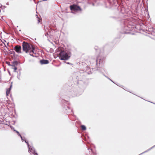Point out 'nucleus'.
I'll return each instance as SVG.
<instances>
[{"mask_svg":"<svg viewBox=\"0 0 155 155\" xmlns=\"http://www.w3.org/2000/svg\"><path fill=\"white\" fill-rule=\"evenodd\" d=\"M1 7H0V12H1Z\"/></svg>","mask_w":155,"mask_h":155,"instance_id":"a878e982","label":"nucleus"},{"mask_svg":"<svg viewBox=\"0 0 155 155\" xmlns=\"http://www.w3.org/2000/svg\"><path fill=\"white\" fill-rule=\"evenodd\" d=\"M12 82L11 83V85L9 87V88L6 91V94L7 95H8V94L9 93V92L11 90L12 87Z\"/></svg>","mask_w":155,"mask_h":155,"instance_id":"f8f14e48","label":"nucleus"},{"mask_svg":"<svg viewBox=\"0 0 155 155\" xmlns=\"http://www.w3.org/2000/svg\"><path fill=\"white\" fill-rule=\"evenodd\" d=\"M23 50L26 53H27L29 50H32V52L34 53L35 48L31 44H29L26 42L24 41L22 43Z\"/></svg>","mask_w":155,"mask_h":155,"instance_id":"7ed1b4c3","label":"nucleus"},{"mask_svg":"<svg viewBox=\"0 0 155 155\" xmlns=\"http://www.w3.org/2000/svg\"><path fill=\"white\" fill-rule=\"evenodd\" d=\"M14 50L17 53H21V46L19 45H16L14 48Z\"/></svg>","mask_w":155,"mask_h":155,"instance_id":"0eeeda50","label":"nucleus"},{"mask_svg":"<svg viewBox=\"0 0 155 155\" xmlns=\"http://www.w3.org/2000/svg\"><path fill=\"white\" fill-rule=\"evenodd\" d=\"M59 58L61 60H66L69 59L70 56L64 51H61L59 53Z\"/></svg>","mask_w":155,"mask_h":155,"instance_id":"20e7f679","label":"nucleus"},{"mask_svg":"<svg viewBox=\"0 0 155 155\" xmlns=\"http://www.w3.org/2000/svg\"><path fill=\"white\" fill-rule=\"evenodd\" d=\"M70 9L71 11H81L82 9L80 8V6H77L75 4L71 5L70 6Z\"/></svg>","mask_w":155,"mask_h":155,"instance_id":"39448f33","label":"nucleus"},{"mask_svg":"<svg viewBox=\"0 0 155 155\" xmlns=\"http://www.w3.org/2000/svg\"><path fill=\"white\" fill-rule=\"evenodd\" d=\"M155 147V145H154V146H153L152 147H153H153Z\"/></svg>","mask_w":155,"mask_h":155,"instance_id":"c85d7f7f","label":"nucleus"},{"mask_svg":"<svg viewBox=\"0 0 155 155\" xmlns=\"http://www.w3.org/2000/svg\"><path fill=\"white\" fill-rule=\"evenodd\" d=\"M110 81H111L112 82H113V83H114V82H113V81L112 80H111Z\"/></svg>","mask_w":155,"mask_h":155,"instance_id":"7c9ffc66","label":"nucleus"},{"mask_svg":"<svg viewBox=\"0 0 155 155\" xmlns=\"http://www.w3.org/2000/svg\"><path fill=\"white\" fill-rule=\"evenodd\" d=\"M63 111L67 114H71V113L72 112V109L67 106H65L63 107Z\"/></svg>","mask_w":155,"mask_h":155,"instance_id":"423d86ee","label":"nucleus"},{"mask_svg":"<svg viewBox=\"0 0 155 155\" xmlns=\"http://www.w3.org/2000/svg\"><path fill=\"white\" fill-rule=\"evenodd\" d=\"M18 64V62L17 61H13L12 62V64H8V65L10 66H16V65H17Z\"/></svg>","mask_w":155,"mask_h":155,"instance_id":"9b49d317","label":"nucleus"},{"mask_svg":"<svg viewBox=\"0 0 155 155\" xmlns=\"http://www.w3.org/2000/svg\"><path fill=\"white\" fill-rule=\"evenodd\" d=\"M31 149L32 151L31 152L34 154V155H38L37 153L35 151V149L33 147H31Z\"/></svg>","mask_w":155,"mask_h":155,"instance_id":"9d476101","label":"nucleus"},{"mask_svg":"<svg viewBox=\"0 0 155 155\" xmlns=\"http://www.w3.org/2000/svg\"><path fill=\"white\" fill-rule=\"evenodd\" d=\"M40 63L41 64H47L49 63V61L47 60L42 59L40 61Z\"/></svg>","mask_w":155,"mask_h":155,"instance_id":"6e6552de","label":"nucleus"},{"mask_svg":"<svg viewBox=\"0 0 155 155\" xmlns=\"http://www.w3.org/2000/svg\"><path fill=\"white\" fill-rule=\"evenodd\" d=\"M17 73H18V75H17V78L19 80H21L20 77H21V72L20 71L19 72H18Z\"/></svg>","mask_w":155,"mask_h":155,"instance_id":"ddd939ff","label":"nucleus"},{"mask_svg":"<svg viewBox=\"0 0 155 155\" xmlns=\"http://www.w3.org/2000/svg\"><path fill=\"white\" fill-rule=\"evenodd\" d=\"M34 1H35V0H34Z\"/></svg>","mask_w":155,"mask_h":155,"instance_id":"f704fd0d","label":"nucleus"},{"mask_svg":"<svg viewBox=\"0 0 155 155\" xmlns=\"http://www.w3.org/2000/svg\"><path fill=\"white\" fill-rule=\"evenodd\" d=\"M155 147V145H154V146H153L152 147H153H153Z\"/></svg>","mask_w":155,"mask_h":155,"instance_id":"bb28decb","label":"nucleus"},{"mask_svg":"<svg viewBox=\"0 0 155 155\" xmlns=\"http://www.w3.org/2000/svg\"><path fill=\"white\" fill-rule=\"evenodd\" d=\"M104 75L108 79L110 80H111L109 78H108V77H107L105 74H104Z\"/></svg>","mask_w":155,"mask_h":155,"instance_id":"4be33fe9","label":"nucleus"},{"mask_svg":"<svg viewBox=\"0 0 155 155\" xmlns=\"http://www.w3.org/2000/svg\"><path fill=\"white\" fill-rule=\"evenodd\" d=\"M25 142L27 143V146L28 148V152L29 153L31 152H32V151L31 150V147H33L32 146H30L28 142L27 141H26V140H25Z\"/></svg>","mask_w":155,"mask_h":155,"instance_id":"1a4fd4ad","label":"nucleus"},{"mask_svg":"<svg viewBox=\"0 0 155 155\" xmlns=\"http://www.w3.org/2000/svg\"><path fill=\"white\" fill-rule=\"evenodd\" d=\"M48 35V33H46V34H45V36H46V35Z\"/></svg>","mask_w":155,"mask_h":155,"instance_id":"393cba45","label":"nucleus"},{"mask_svg":"<svg viewBox=\"0 0 155 155\" xmlns=\"http://www.w3.org/2000/svg\"><path fill=\"white\" fill-rule=\"evenodd\" d=\"M98 47H97V46H95V47H94V48L95 49V50L97 51V50L98 49Z\"/></svg>","mask_w":155,"mask_h":155,"instance_id":"412c9836","label":"nucleus"},{"mask_svg":"<svg viewBox=\"0 0 155 155\" xmlns=\"http://www.w3.org/2000/svg\"><path fill=\"white\" fill-rule=\"evenodd\" d=\"M14 131L17 134L18 136L19 137H21V136L20 134L19 133L17 130H14Z\"/></svg>","mask_w":155,"mask_h":155,"instance_id":"f3484780","label":"nucleus"},{"mask_svg":"<svg viewBox=\"0 0 155 155\" xmlns=\"http://www.w3.org/2000/svg\"><path fill=\"white\" fill-rule=\"evenodd\" d=\"M152 148H153V147H151L150 148L147 149L146 151H145L143 152V153H140V154H139L138 155H141L142 154L147 152L148 151H149L150 150H151Z\"/></svg>","mask_w":155,"mask_h":155,"instance_id":"4468645a","label":"nucleus"},{"mask_svg":"<svg viewBox=\"0 0 155 155\" xmlns=\"http://www.w3.org/2000/svg\"><path fill=\"white\" fill-rule=\"evenodd\" d=\"M81 129H82L83 130H86V127L84 125H82L81 126Z\"/></svg>","mask_w":155,"mask_h":155,"instance_id":"dca6fc26","label":"nucleus"},{"mask_svg":"<svg viewBox=\"0 0 155 155\" xmlns=\"http://www.w3.org/2000/svg\"><path fill=\"white\" fill-rule=\"evenodd\" d=\"M150 102L151 103H153V104H155L154 103H153L152 102Z\"/></svg>","mask_w":155,"mask_h":155,"instance_id":"2f4dec72","label":"nucleus"},{"mask_svg":"<svg viewBox=\"0 0 155 155\" xmlns=\"http://www.w3.org/2000/svg\"><path fill=\"white\" fill-rule=\"evenodd\" d=\"M67 64H70V63L69 62H68L67 63Z\"/></svg>","mask_w":155,"mask_h":155,"instance_id":"c756f323","label":"nucleus"},{"mask_svg":"<svg viewBox=\"0 0 155 155\" xmlns=\"http://www.w3.org/2000/svg\"><path fill=\"white\" fill-rule=\"evenodd\" d=\"M31 53H33L32 52V50H31V51H30V53H29V54L31 55V56H32L33 57H34V55H33V54H31Z\"/></svg>","mask_w":155,"mask_h":155,"instance_id":"6ab92c4d","label":"nucleus"},{"mask_svg":"<svg viewBox=\"0 0 155 155\" xmlns=\"http://www.w3.org/2000/svg\"><path fill=\"white\" fill-rule=\"evenodd\" d=\"M14 53L15 54V51H13Z\"/></svg>","mask_w":155,"mask_h":155,"instance_id":"473e14b6","label":"nucleus"},{"mask_svg":"<svg viewBox=\"0 0 155 155\" xmlns=\"http://www.w3.org/2000/svg\"><path fill=\"white\" fill-rule=\"evenodd\" d=\"M63 102H64V103H66L67 102V101H65V100H64Z\"/></svg>","mask_w":155,"mask_h":155,"instance_id":"5701e85b","label":"nucleus"},{"mask_svg":"<svg viewBox=\"0 0 155 155\" xmlns=\"http://www.w3.org/2000/svg\"><path fill=\"white\" fill-rule=\"evenodd\" d=\"M36 17L37 18H38V23H39L40 22V18L38 17V15H36Z\"/></svg>","mask_w":155,"mask_h":155,"instance_id":"a211bd4d","label":"nucleus"},{"mask_svg":"<svg viewBox=\"0 0 155 155\" xmlns=\"http://www.w3.org/2000/svg\"><path fill=\"white\" fill-rule=\"evenodd\" d=\"M46 0H43V1H46Z\"/></svg>","mask_w":155,"mask_h":155,"instance_id":"72a5a7b5","label":"nucleus"},{"mask_svg":"<svg viewBox=\"0 0 155 155\" xmlns=\"http://www.w3.org/2000/svg\"><path fill=\"white\" fill-rule=\"evenodd\" d=\"M104 58L98 56L97 59L95 60L97 67L96 70L101 73H102L103 75L104 74V72L106 73L105 70L102 68L104 65Z\"/></svg>","mask_w":155,"mask_h":155,"instance_id":"f03ea898","label":"nucleus"},{"mask_svg":"<svg viewBox=\"0 0 155 155\" xmlns=\"http://www.w3.org/2000/svg\"><path fill=\"white\" fill-rule=\"evenodd\" d=\"M92 74V72L90 70V72L88 71L74 72L72 74V78L73 80L76 81L79 85V87L83 90L86 87L87 85V79L85 78L87 74Z\"/></svg>","mask_w":155,"mask_h":155,"instance_id":"f257e3e1","label":"nucleus"},{"mask_svg":"<svg viewBox=\"0 0 155 155\" xmlns=\"http://www.w3.org/2000/svg\"><path fill=\"white\" fill-rule=\"evenodd\" d=\"M155 147V145H154V146H153L152 147H153H153Z\"/></svg>","mask_w":155,"mask_h":155,"instance_id":"cd10ccee","label":"nucleus"},{"mask_svg":"<svg viewBox=\"0 0 155 155\" xmlns=\"http://www.w3.org/2000/svg\"><path fill=\"white\" fill-rule=\"evenodd\" d=\"M7 64H8H8H10V62H7Z\"/></svg>","mask_w":155,"mask_h":155,"instance_id":"b1692460","label":"nucleus"},{"mask_svg":"<svg viewBox=\"0 0 155 155\" xmlns=\"http://www.w3.org/2000/svg\"><path fill=\"white\" fill-rule=\"evenodd\" d=\"M21 138V140L22 142L24 141H25V140H24V139H23V137H22L21 136V137H20Z\"/></svg>","mask_w":155,"mask_h":155,"instance_id":"aec40b11","label":"nucleus"},{"mask_svg":"<svg viewBox=\"0 0 155 155\" xmlns=\"http://www.w3.org/2000/svg\"><path fill=\"white\" fill-rule=\"evenodd\" d=\"M12 68L14 69V72H16V70L17 69V68L16 66H12Z\"/></svg>","mask_w":155,"mask_h":155,"instance_id":"2eb2a0df","label":"nucleus"}]
</instances>
